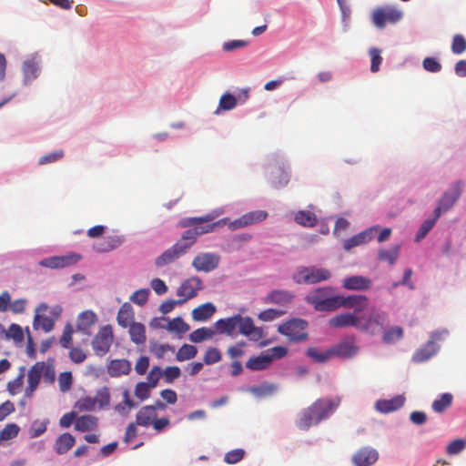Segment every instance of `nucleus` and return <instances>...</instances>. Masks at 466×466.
<instances>
[{
  "mask_svg": "<svg viewBox=\"0 0 466 466\" xmlns=\"http://www.w3.org/2000/svg\"><path fill=\"white\" fill-rule=\"evenodd\" d=\"M213 218L212 215L208 214L204 217L186 218L179 222V226L182 228H191L184 231L181 239L177 242L180 248H185V253L195 244L198 236L212 232L216 228L226 225L228 221L227 218H222L214 223H208Z\"/></svg>",
  "mask_w": 466,
  "mask_h": 466,
  "instance_id": "1",
  "label": "nucleus"
},
{
  "mask_svg": "<svg viewBox=\"0 0 466 466\" xmlns=\"http://www.w3.org/2000/svg\"><path fill=\"white\" fill-rule=\"evenodd\" d=\"M337 404L328 399H318L310 406L303 409L297 420L296 425L301 431H308L311 426L328 419L336 410Z\"/></svg>",
  "mask_w": 466,
  "mask_h": 466,
  "instance_id": "2",
  "label": "nucleus"
},
{
  "mask_svg": "<svg viewBox=\"0 0 466 466\" xmlns=\"http://www.w3.org/2000/svg\"><path fill=\"white\" fill-rule=\"evenodd\" d=\"M332 292L331 287L318 288L305 297V301L317 311H334L335 296H331Z\"/></svg>",
  "mask_w": 466,
  "mask_h": 466,
  "instance_id": "3",
  "label": "nucleus"
},
{
  "mask_svg": "<svg viewBox=\"0 0 466 466\" xmlns=\"http://www.w3.org/2000/svg\"><path fill=\"white\" fill-rule=\"evenodd\" d=\"M331 273L324 268H317L314 266L299 267L293 274L292 279L298 284L314 285L321 281L329 279Z\"/></svg>",
  "mask_w": 466,
  "mask_h": 466,
  "instance_id": "4",
  "label": "nucleus"
},
{
  "mask_svg": "<svg viewBox=\"0 0 466 466\" xmlns=\"http://www.w3.org/2000/svg\"><path fill=\"white\" fill-rule=\"evenodd\" d=\"M403 14L393 5H384L375 8L371 14L373 25L383 29L388 24L394 25L401 20Z\"/></svg>",
  "mask_w": 466,
  "mask_h": 466,
  "instance_id": "5",
  "label": "nucleus"
},
{
  "mask_svg": "<svg viewBox=\"0 0 466 466\" xmlns=\"http://www.w3.org/2000/svg\"><path fill=\"white\" fill-rule=\"evenodd\" d=\"M387 320V313L372 309L367 317L360 316L359 330L375 335L384 328Z\"/></svg>",
  "mask_w": 466,
  "mask_h": 466,
  "instance_id": "6",
  "label": "nucleus"
},
{
  "mask_svg": "<svg viewBox=\"0 0 466 466\" xmlns=\"http://www.w3.org/2000/svg\"><path fill=\"white\" fill-rule=\"evenodd\" d=\"M114 333L110 325L102 327L92 339V348L96 356L103 357L110 350Z\"/></svg>",
  "mask_w": 466,
  "mask_h": 466,
  "instance_id": "7",
  "label": "nucleus"
},
{
  "mask_svg": "<svg viewBox=\"0 0 466 466\" xmlns=\"http://www.w3.org/2000/svg\"><path fill=\"white\" fill-rule=\"evenodd\" d=\"M307 322L300 319H294L279 325L278 331L287 336L290 340L299 341L307 338L305 332Z\"/></svg>",
  "mask_w": 466,
  "mask_h": 466,
  "instance_id": "8",
  "label": "nucleus"
},
{
  "mask_svg": "<svg viewBox=\"0 0 466 466\" xmlns=\"http://www.w3.org/2000/svg\"><path fill=\"white\" fill-rule=\"evenodd\" d=\"M369 299L365 295L335 296L334 311L339 308L354 309L357 315L368 306Z\"/></svg>",
  "mask_w": 466,
  "mask_h": 466,
  "instance_id": "9",
  "label": "nucleus"
},
{
  "mask_svg": "<svg viewBox=\"0 0 466 466\" xmlns=\"http://www.w3.org/2000/svg\"><path fill=\"white\" fill-rule=\"evenodd\" d=\"M202 289L203 282L198 277L185 279L177 289V295L182 298L178 299V304L182 305L188 299L195 298Z\"/></svg>",
  "mask_w": 466,
  "mask_h": 466,
  "instance_id": "10",
  "label": "nucleus"
},
{
  "mask_svg": "<svg viewBox=\"0 0 466 466\" xmlns=\"http://www.w3.org/2000/svg\"><path fill=\"white\" fill-rule=\"evenodd\" d=\"M268 218V212L265 210H254L245 213L240 218L227 223L230 230L246 228L258 222L264 221Z\"/></svg>",
  "mask_w": 466,
  "mask_h": 466,
  "instance_id": "11",
  "label": "nucleus"
},
{
  "mask_svg": "<svg viewBox=\"0 0 466 466\" xmlns=\"http://www.w3.org/2000/svg\"><path fill=\"white\" fill-rule=\"evenodd\" d=\"M81 259V256L76 253H69L65 256H53L44 258L38 262L42 267L56 269L64 268L76 264Z\"/></svg>",
  "mask_w": 466,
  "mask_h": 466,
  "instance_id": "12",
  "label": "nucleus"
},
{
  "mask_svg": "<svg viewBox=\"0 0 466 466\" xmlns=\"http://www.w3.org/2000/svg\"><path fill=\"white\" fill-rule=\"evenodd\" d=\"M220 257L215 253H200L192 261V267L198 271L210 272L218 268Z\"/></svg>",
  "mask_w": 466,
  "mask_h": 466,
  "instance_id": "13",
  "label": "nucleus"
},
{
  "mask_svg": "<svg viewBox=\"0 0 466 466\" xmlns=\"http://www.w3.org/2000/svg\"><path fill=\"white\" fill-rule=\"evenodd\" d=\"M45 369V362L38 361L34 364L27 372V386L25 390V397L31 399L37 389L41 376Z\"/></svg>",
  "mask_w": 466,
  "mask_h": 466,
  "instance_id": "14",
  "label": "nucleus"
},
{
  "mask_svg": "<svg viewBox=\"0 0 466 466\" xmlns=\"http://www.w3.org/2000/svg\"><path fill=\"white\" fill-rule=\"evenodd\" d=\"M237 322L239 333L249 337L254 340H258L262 338V330L254 325V321L250 317H243L240 314H237Z\"/></svg>",
  "mask_w": 466,
  "mask_h": 466,
  "instance_id": "15",
  "label": "nucleus"
},
{
  "mask_svg": "<svg viewBox=\"0 0 466 466\" xmlns=\"http://www.w3.org/2000/svg\"><path fill=\"white\" fill-rule=\"evenodd\" d=\"M378 459V451L371 447H363L352 456V461L356 466H371Z\"/></svg>",
  "mask_w": 466,
  "mask_h": 466,
  "instance_id": "16",
  "label": "nucleus"
},
{
  "mask_svg": "<svg viewBox=\"0 0 466 466\" xmlns=\"http://www.w3.org/2000/svg\"><path fill=\"white\" fill-rule=\"evenodd\" d=\"M379 227H371L364 231H361L352 236L351 238L344 241L343 248L349 251L352 248L369 243L374 238L373 232L377 231Z\"/></svg>",
  "mask_w": 466,
  "mask_h": 466,
  "instance_id": "17",
  "label": "nucleus"
},
{
  "mask_svg": "<svg viewBox=\"0 0 466 466\" xmlns=\"http://www.w3.org/2000/svg\"><path fill=\"white\" fill-rule=\"evenodd\" d=\"M360 316L356 313L338 314L329 320V325L332 328L354 327L359 329Z\"/></svg>",
  "mask_w": 466,
  "mask_h": 466,
  "instance_id": "18",
  "label": "nucleus"
},
{
  "mask_svg": "<svg viewBox=\"0 0 466 466\" xmlns=\"http://www.w3.org/2000/svg\"><path fill=\"white\" fill-rule=\"evenodd\" d=\"M330 349L332 357L336 356L344 359L353 357L359 350V348L355 345L353 339L350 340H343Z\"/></svg>",
  "mask_w": 466,
  "mask_h": 466,
  "instance_id": "19",
  "label": "nucleus"
},
{
  "mask_svg": "<svg viewBox=\"0 0 466 466\" xmlns=\"http://www.w3.org/2000/svg\"><path fill=\"white\" fill-rule=\"evenodd\" d=\"M184 254H186L185 248H180L179 244L175 243L170 248L164 251L159 257L156 258L155 264L157 267L168 265Z\"/></svg>",
  "mask_w": 466,
  "mask_h": 466,
  "instance_id": "20",
  "label": "nucleus"
},
{
  "mask_svg": "<svg viewBox=\"0 0 466 466\" xmlns=\"http://www.w3.org/2000/svg\"><path fill=\"white\" fill-rule=\"evenodd\" d=\"M405 403V397L403 395H397L390 400H379L375 408L381 413H390L398 410Z\"/></svg>",
  "mask_w": 466,
  "mask_h": 466,
  "instance_id": "21",
  "label": "nucleus"
},
{
  "mask_svg": "<svg viewBox=\"0 0 466 466\" xmlns=\"http://www.w3.org/2000/svg\"><path fill=\"white\" fill-rule=\"evenodd\" d=\"M371 284L370 279L359 275L346 278L342 281V287L349 290H367L371 287Z\"/></svg>",
  "mask_w": 466,
  "mask_h": 466,
  "instance_id": "22",
  "label": "nucleus"
},
{
  "mask_svg": "<svg viewBox=\"0 0 466 466\" xmlns=\"http://www.w3.org/2000/svg\"><path fill=\"white\" fill-rule=\"evenodd\" d=\"M96 321L97 316L94 311L85 310L77 318L76 329L85 334H90V329Z\"/></svg>",
  "mask_w": 466,
  "mask_h": 466,
  "instance_id": "23",
  "label": "nucleus"
},
{
  "mask_svg": "<svg viewBox=\"0 0 466 466\" xmlns=\"http://www.w3.org/2000/svg\"><path fill=\"white\" fill-rule=\"evenodd\" d=\"M237 320V315L217 320L214 324L216 334H225L228 336H232L238 326Z\"/></svg>",
  "mask_w": 466,
  "mask_h": 466,
  "instance_id": "24",
  "label": "nucleus"
},
{
  "mask_svg": "<svg viewBox=\"0 0 466 466\" xmlns=\"http://www.w3.org/2000/svg\"><path fill=\"white\" fill-rule=\"evenodd\" d=\"M131 371V363L127 360H113L107 365V373L111 377L127 375Z\"/></svg>",
  "mask_w": 466,
  "mask_h": 466,
  "instance_id": "25",
  "label": "nucleus"
},
{
  "mask_svg": "<svg viewBox=\"0 0 466 466\" xmlns=\"http://www.w3.org/2000/svg\"><path fill=\"white\" fill-rule=\"evenodd\" d=\"M97 427L98 419L94 415H83L75 421V430L81 432L95 431Z\"/></svg>",
  "mask_w": 466,
  "mask_h": 466,
  "instance_id": "26",
  "label": "nucleus"
},
{
  "mask_svg": "<svg viewBox=\"0 0 466 466\" xmlns=\"http://www.w3.org/2000/svg\"><path fill=\"white\" fill-rule=\"evenodd\" d=\"M128 333L131 341L139 346L144 345L147 341L146 327L140 322H133L128 327Z\"/></svg>",
  "mask_w": 466,
  "mask_h": 466,
  "instance_id": "27",
  "label": "nucleus"
},
{
  "mask_svg": "<svg viewBox=\"0 0 466 466\" xmlns=\"http://www.w3.org/2000/svg\"><path fill=\"white\" fill-rule=\"evenodd\" d=\"M216 312V307L211 302L204 303L192 310V319L196 321H206Z\"/></svg>",
  "mask_w": 466,
  "mask_h": 466,
  "instance_id": "28",
  "label": "nucleus"
},
{
  "mask_svg": "<svg viewBox=\"0 0 466 466\" xmlns=\"http://www.w3.org/2000/svg\"><path fill=\"white\" fill-rule=\"evenodd\" d=\"M116 321L117 324L124 329L128 328L133 322H135L134 311L129 304L125 303L120 307L117 312Z\"/></svg>",
  "mask_w": 466,
  "mask_h": 466,
  "instance_id": "29",
  "label": "nucleus"
},
{
  "mask_svg": "<svg viewBox=\"0 0 466 466\" xmlns=\"http://www.w3.org/2000/svg\"><path fill=\"white\" fill-rule=\"evenodd\" d=\"M157 416L153 407L146 405L142 407L136 415L137 424L142 427H149Z\"/></svg>",
  "mask_w": 466,
  "mask_h": 466,
  "instance_id": "30",
  "label": "nucleus"
},
{
  "mask_svg": "<svg viewBox=\"0 0 466 466\" xmlns=\"http://www.w3.org/2000/svg\"><path fill=\"white\" fill-rule=\"evenodd\" d=\"M76 443L75 437L68 432L61 434L55 442V451L57 454L66 453Z\"/></svg>",
  "mask_w": 466,
  "mask_h": 466,
  "instance_id": "31",
  "label": "nucleus"
},
{
  "mask_svg": "<svg viewBox=\"0 0 466 466\" xmlns=\"http://www.w3.org/2000/svg\"><path fill=\"white\" fill-rule=\"evenodd\" d=\"M293 297V294L288 290L275 289L268 294L266 302L286 305L292 300Z\"/></svg>",
  "mask_w": 466,
  "mask_h": 466,
  "instance_id": "32",
  "label": "nucleus"
},
{
  "mask_svg": "<svg viewBox=\"0 0 466 466\" xmlns=\"http://www.w3.org/2000/svg\"><path fill=\"white\" fill-rule=\"evenodd\" d=\"M23 73L25 77V83L35 79L39 74V66L35 58L25 60L23 64Z\"/></svg>",
  "mask_w": 466,
  "mask_h": 466,
  "instance_id": "33",
  "label": "nucleus"
},
{
  "mask_svg": "<svg viewBox=\"0 0 466 466\" xmlns=\"http://www.w3.org/2000/svg\"><path fill=\"white\" fill-rule=\"evenodd\" d=\"M271 364V358L267 354L250 358L246 362L247 369L250 370H263Z\"/></svg>",
  "mask_w": 466,
  "mask_h": 466,
  "instance_id": "34",
  "label": "nucleus"
},
{
  "mask_svg": "<svg viewBox=\"0 0 466 466\" xmlns=\"http://www.w3.org/2000/svg\"><path fill=\"white\" fill-rule=\"evenodd\" d=\"M294 219L298 224L309 228L314 227L318 221L316 215L309 210H300L297 212Z\"/></svg>",
  "mask_w": 466,
  "mask_h": 466,
  "instance_id": "35",
  "label": "nucleus"
},
{
  "mask_svg": "<svg viewBox=\"0 0 466 466\" xmlns=\"http://www.w3.org/2000/svg\"><path fill=\"white\" fill-rule=\"evenodd\" d=\"M277 385L274 383H263L249 389V392L258 398H264L273 395L277 391Z\"/></svg>",
  "mask_w": 466,
  "mask_h": 466,
  "instance_id": "36",
  "label": "nucleus"
},
{
  "mask_svg": "<svg viewBox=\"0 0 466 466\" xmlns=\"http://www.w3.org/2000/svg\"><path fill=\"white\" fill-rule=\"evenodd\" d=\"M4 337L6 339H13L15 343L21 344L24 342L25 334L23 329L18 324L13 323L9 326L8 329H5Z\"/></svg>",
  "mask_w": 466,
  "mask_h": 466,
  "instance_id": "37",
  "label": "nucleus"
},
{
  "mask_svg": "<svg viewBox=\"0 0 466 466\" xmlns=\"http://www.w3.org/2000/svg\"><path fill=\"white\" fill-rule=\"evenodd\" d=\"M215 334V329L207 327H202L194 330L189 335V339L194 343H200L204 340L211 339Z\"/></svg>",
  "mask_w": 466,
  "mask_h": 466,
  "instance_id": "38",
  "label": "nucleus"
},
{
  "mask_svg": "<svg viewBox=\"0 0 466 466\" xmlns=\"http://www.w3.org/2000/svg\"><path fill=\"white\" fill-rule=\"evenodd\" d=\"M452 400H453L452 394L443 393L441 395L440 399L435 400L432 402V405H431L432 410L436 413H441L451 405Z\"/></svg>",
  "mask_w": 466,
  "mask_h": 466,
  "instance_id": "39",
  "label": "nucleus"
},
{
  "mask_svg": "<svg viewBox=\"0 0 466 466\" xmlns=\"http://www.w3.org/2000/svg\"><path fill=\"white\" fill-rule=\"evenodd\" d=\"M97 405V400L92 397L86 396L79 399L74 408L78 412L92 411L95 410Z\"/></svg>",
  "mask_w": 466,
  "mask_h": 466,
  "instance_id": "40",
  "label": "nucleus"
},
{
  "mask_svg": "<svg viewBox=\"0 0 466 466\" xmlns=\"http://www.w3.org/2000/svg\"><path fill=\"white\" fill-rule=\"evenodd\" d=\"M198 354L197 347L190 344H184L176 354L177 361H185L195 358Z\"/></svg>",
  "mask_w": 466,
  "mask_h": 466,
  "instance_id": "41",
  "label": "nucleus"
},
{
  "mask_svg": "<svg viewBox=\"0 0 466 466\" xmlns=\"http://www.w3.org/2000/svg\"><path fill=\"white\" fill-rule=\"evenodd\" d=\"M400 246H395L391 249H380L378 259L380 261H388L390 265H394L399 257Z\"/></svg>",
  "mask_w": 466,
  "mask_h": 466,
  "instance_id": "42",
  "label": "nucleus"
},
{
  "mask_svg": "<svg viewBox=\"0 0 466 466\" xmlns=\"http://www.w3.org/2000/svg\"><path fill=\"white\" fill-rule=\"evenodd\" d=\"M307 355L316 362H326L332 357L331 349L321 351L317 348H309Z\"/></svg>",
  "mask_w": 466,
  "mask_h": 466,
  "instance_id": "43",
  "label": "nucleus"
},
{
  "mask_svg": "<svg viewBox=\"0 0 466 466\" xmlns=\"http://www.w3.org/2000/svg\"><path fill=\"white\" fill-rule=\"evenodd\" d=\"M403 337V329L399 326H394L386 330L383 334L382 340L386 344L393 343L401 339Z\"/></svg>",
  "mask_w": 466,
  "mask_h": 466,
  "instance_id": "44",
  "label": "nucleus"
},
{
  "mask_svg": "<svg viewBox=\"0 0 466 466\" xmlns=\"http://www.w3.org/2000/svg\"><path fill=\"white\" fill-rule=\"evenodd\" d=\"M437 351V348L428 347V343L417 350L412 356V360L414 362H422L428 360L431 357H432Z\"/></svg>",
  "mask_w": 466,
  "mask_h": 466,
  "instance_id": "45",
  "label": "nucleus"
},
{
  "mask_svg": "<svg viewBox=\"0 0 466 466\" xmlns=\"http://www.w3.org/2000/svg\"><path fill=\"white\" fill-rule=\"evenodd\" d=\"M150 352L157 359L164 358L166 352L174 351V347L169 344H160L157 341H151L149 347Z\"/></svg>",
  "mask_w": 466,
  "mask_h": 466,
  "instance_id": "46",
  "label": "nucleus"
},
{
  "mask_svg": "<svg viewBox=\"0 0 466 466\" xmlns=\"http://www.w3.org/2000/svg\"><path fill=\"white\" fill-rule=\"evenodd\" d=\"M166 329L171 332L185 333L189 329V326L179 317L168 321Z\"/></svg>",
  "mask_w": 466,
  "mask_h": 466,
  "instance_id": "47",
  "label": "nucleus"
},
{
  "mask_svg": "<svg viewBox=\"0 0 466 466\" xmlns=\"http://www.w3.org/2000/svg\"><path fill=\"white\" fill-rule=\"evenodd\" d=\"M54 321L46 316L35 315L34 319V328L42 329L45 332H50L54 329Z\"/></svg>",
  "mask_w": 466,
  "mask_h": 466,
  "instance_id": "48",
  "label": "nucleus"
},
{
  "mask_svg": "<svg viewBox=\"0 0 466 466\" xmlns=\"http://www.w3.org/2000/svg\"><path fill=\"white\" fill-rule=\"evenodd\" d=\"M24 370L25 369L22 368L19 375L7 383V390L11 395H15L21 391L25 378Z\"/></svg>",
  "mask_w": 466,
  "mask_h": 466,
  "instance_id": "49",
  "label": "nucleus"
},
{
  "mask_svg": "<svg viewBox=\"0 0 466 466\" xmlns=\"http://www.w3.org/2000/svg\"><path fill=\"white\" fill-rule=\"evenodd\" d=\"M20 428L16 423H8L0 431L1 441H9L15 438L19 433Z\"/></svg>",
  "mask_w": 466,
  "mask_h": 466,
  "instance_id": "50",
  "label": "nucleus"
},
{
  "mask_svg": "<svg viewBox=\"0 0 466 466\" xmlns=\"http://www.w3.org/2000/svg\"><path fill=\"white\" fill-rule=\"evenodd\" d=\"M121 242L122 240L119 237H107L96 249L99 252H108L117 248Z\"/></svg>",
  "mask_w": 466,
  "mask_h": 466,
  "instance_id": "51",
  "label": "nucleus"
},
{
  "mask_svg": "<svg viewBox=\"0 0 466 466\" xmlns=\"http://www.w3.org/2000/svg\"><path fill=\"white\" fill-rule=\"evenodd\" d=\"M48 421L44 420H34L30 429H29V436L32 439L37 438L44 434L46 431Z\"/></svg>",
  "mask_w": 466,
  "mask_h": 466,
  "instance_id": "52",
  "label": "nucleus"
},
{
  "mask_svg": "<svg viewBox=\"0 0 466 466\" xmlns=\"http://www.w3.org/2000/svg\"><path fill=\"white\" fill-rule=\"evenodd\" d=\"M74 329L70 323H66L64 327L63 334L59 339L60 345L68 349L72 343Z\"/></svg>",
  "mask_w": 466,
  "mask_h": 466,
  "instance_id": "53",
  "label": "nucleus"
},
{
  "mask_svg": "<svg viewBox=\"0 0 466 466\" xmlns=\"http://www.w3.org/2000/svg\"><path fill=\"white\" fill-rule=\"evenodd\" d=\"M466 51V39L461 35H455L452 38L451 52L455 55H461Z\"/></svg>",
  "mask_w": 466,
  "mask_h": 466,
  "instance_id": "54",
  "label": "nucleus"
},
{
  "mask_svg": "<svg viewBox=\"0 0 466 466\" xmlns=\"http://www.w3.org/2000/svg\"><path fill=\"white\" fill-rule=\"evenodd\" d=\"M221 360V353L218 349L211 347L208 348L204 355L203 360L207 365L215 364Z\"/></svg>",
  "mask_w": 466,
  "mask_h": 466,
  "instance_id": "55",
  "label": "nucleus"
},
{
  "mask_svg": "<svg viewBox=\"0 0 466 466\" xmlns=\"http://www.w3.org/2000/svg\"><path fill=\"white\" fill-rule=\"evenodd\" d=\"M151 389L153 388L147 382H138L135 386V395L140 400H145L149 398Z\"/></svg>",
  "mask_w": 466,
  "mask_h": 466,
  "instance_id": "56",
  "label": "nucleus"
},
{
  "mask_svg": "<svg viewBox=\"0 0 466 466\" xmlns=\"http://www.w3.org/2000/svg\"><path fill=\"white\" fill-rule=\"evenodd\" d=\"M148 295L149 290L147 289H140L132 294L130 300L138 306H144L148 299Z\"/></svg>",
  "mask_w": 466,
  "mask_h": 466,
  "instance_id": "57",
  "label": "nucleus"
},
{
  "mask_svg": "<svg viewBox=\"0 0 466 466\" xmlns=\"http://www.w3.org/2000/svg\"><path fill=\"white\" fill-rule=\"evenodd\" d=\"M162 376L167 383H172L181 376V370L177 366L167 367L164 371L162 370Z\"/></svg>",
  "mask_w": 466,
  "mask_h": 466,
  "instance_id": "58",
  "label": "nucleus"
},
{
  "mask_svg": "<svg viewBox=\"0 0 466 466\" xmlns=\"http://www.w3.org/2000/svg\"><path fill=\"white\" fill-rule=\"evenodd\" d=\"M369 54H370V60H371L370 70H371V72L376 73L380 70V66L382 62V57L380 56V50L373 47V48L370 49Z\"/></svg>",
  "mask_w": 466,
  "mask_h": 466,
  "instance_id": "59",
  "label": "nucleus"
},
{
  "mask_svg": "<svg viewBox=\"0 0 466 466\" xmlns=\"http://www.w3.org/2000/svg\"><path fill=\"white\" fill-rule=\"evenodd\" d=\"M284 314V311L275 309H268L261 311L258 318L262 321H272Z\"/></svg>",
  "mask_w": 466,
  "mask_h": 466,
  "instance_id": "60",
  "label": "nucleus"
},
{
  "mask_svg": "<svg viewBox=\"0 0 466 466\" xmlns=\"http://www.w3.org/2000/svg\"><path fill=\"white\" fill-rule=\"evenodd\" d=\"M423 68L431 73H437L441 70V63L435 58L431 56L425 57L422 62Z\"/></svg>",
  "mask_w": 466,
  "mask_h": 466,
  "instance_id": "61",
  "label": "nucleus"
},
{
  "mask_svg": "<svg viewBox=\"0 0 466 466\" xmlns=\"http://www.w3.org/2000/svg\"><path fill=\"white\" fill-rule=\"evenodd\" d=\"M237 105V100L231 94L226 93L221 96L219 100V107L223 110H231Z\"/></svg>",
  "mask_w": 466,
  "mask_h": 466,
  "instance_id": "62",
  "label": "nucleus"
},
{
  "mask_svg": "<svg viewBox=\"0 0 466 466\" xmlns=\"http://www.w3.org/2000/svg\"><path fill=\"white\" fill-rule=\"evenodd\" d=\"M162 377V370L160 367L158 366H154L151 370L149 371V373L147 374V384L150 385L152 388H155L157 383H158V380L161 379Z\"/></svg>",
  "mask_w": 466,
  "mask_h": 466,
  "instance_id": "63",
  "label": "nucleus"
},
{
  "mask_svg": "<svg viewBox=\"0 0 466 466\" xmlns=\"http://www.w3.org/2000/svg\"><path fill=\"white\" fill-rule=\"evenodd\" d=\"M69 358L74 363L79 364L86 360V354L81 348L73 347L69 350Z\"/></svg>",
  "mask_w": 466,
  "mask_h": 466,
  "instance_id": "64",
  "label": "nucleus"
}]
</instances>
